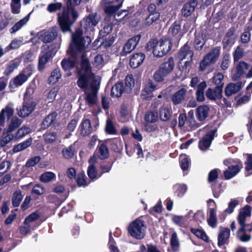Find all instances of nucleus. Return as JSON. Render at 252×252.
<instances>
[{"instance_id": "obj_1", "label": "nucleus", "mask_w": 252, "mask_h": 252, "mask_svg": "<svg viewBox=\"0 0 252 252\" xmlns=\"http://www.w3.org/2000/svg\"><path fill=\"white\" fill-rule=\"evenodd\" d=\"M99 18L96 12L91 13L84 17L81 21V28H79L72 34V43L70 45L71 51L74 54L83 51L91 42V39L88 36H83L82 28L85 31L97 25Z\"/></svg>"}, {"instance_id": "obj_2", "label": "nucleus", "mask_w": 252, "mask_h": 252, "mask_svg": "<svg viewBox=\"0 0 252 252\" xmlns=\"http://www.w3.org/2000/svg\"><path fill=\"white\" fill-rule=\"evenodd\" d=\"M81 1V0H67L66 7L57 14V22L63 33L71 32V27L79 16L75 7L79 5Z\"/></svg>"}, {"instance_id": "obj_3", "label": "nucleus", "mask_w": 252, "mask_h": 252, "mask_svg": "<svg viewBox=\"0 0 252 252\" xmlns=\"http://www.w3.org/2000/svg\"><path fill=\"white\" fill-rule=\"evenodd\" d=\"M80 67L76 66L75 73L77 78V85L81 89H87L91 80L95 77L89 59L83 55L80 62Z\"/></svg>"}, {"instance_id": "obj_4", "label": "nucleus", "mask_w": 252, "mask_h": 252, "mask_svg": "<svg viewBox=\"0 0 252 252\" xmlns=\"http://www.w3.org/2000/svg\"><path fill=\"white\" fill-rule=\"evenodd\" d=\"M175 63L172 57H169L160 64L158 69L154 72L153 78L157 82H163L165 78L168 76L174 70Z\"/></svg>"}, {"instance_id": "obj_5", "label": "nucleus", "mask_w": 252, "mask_h": 252, "mask_svg": "<svg viewBox=\"0 0 252 252\" xmlns=\"http://www.w3.org/2000/svg\"><path fill=\"white\" fill-rule=\"evenodd\" d=\"M224 165H228L227 169L223 171L225 180H229L235 177L243 168V164L239 159H226L223 162Z\"/></svg>"}, {"instance_id": "obj_6", "label": "nucleus", "mask_w": 252, "mask_h": 252, "mask_svg": "<svg viewBox=\"0 0 252 252\" xmlns=\"http://www.w3.org/2000/svg\"><path fill=\"white\" fill-rule=\"evenodd\" d=\"M143 227H146L145 221L138 218L129 223L127 230L131 237L136 239L141 240L144 238L145 234Z\"/></svg>"}, {"instance_id": "obj_7", "label": "nucleus", "mask_w": 252, "mask_h": 252, "mask_svg": "<svg viewBox=\"0 0 252 252\" xmlns=\"http://www.w3.org/2000/svg\"><path fill=\"white\" fill-rule=\"evenodd\" d=\"M220 55V47H216L212 49L200 61L199 70L204 71L208 67L215 64Z\"/></svg>"}, {"instance_id": "obj_8", "label": "nucleus", "mask_w": 252, "mask_h": 252, "mask_svg": "<svg viewBox=\"0 0 252 252\" xmlns=\"http://www.w3.org/2000/svg\"><path fill=\"white\" fill-rule=\"evenodd\" d=\"M32 65H28L26 68L10 81L9 87L14 88L22 86L32 74Z\"/></svg>"}, {"instance_id": "obj_9", "label": "nucleus", "mask_w": 252, "mask_h": 252, "mask_svg": "<svg viewBox=\"0 0 252 252\" xmlns=\"http://www.w3.org/2000/svg\"><path fill=\"white\" fill-rule=\"evenodd\" d=\"M172 39L168 37H163L159 41V45L157 49L153 50V55L157 57H162L169 53L172 46Z\"/></svg>"}, {"instance_id": "obj_10", "label": "nucleus", "mask_w": 252, "mask_h": 252, "mask_svg": "<svg viewBox=\"0 0 252 252\" xmlns=\"http://www.w3.org/2000/svg\"><path fill=\"white\" fill-rule=\"evenodd\" d=\"M47 48L45 51H42L39 56L37 68L39 71L45 69L46 63L52 61L55 56L53 49H50L49 46Z\"/></svg>"}, {"instance_id": "obj_11", "label": "nucleus", "mask_w": 252, "mask_h": 252, "mask_svg": "<svg viewBox=\"0 0 252 252\" xmlns=\"http://www.w3.org/2000/svg\"><path fill=\"white\" fill-rule=\"evenodd\" d=\"M141 38L140 34H138L130 38L124 44L121 55L126 56L130 53L136 48Z\"/></svg>"}, {"instance_id": "obj_12", "label": "nucleus", "mask_w": 252, "mask_h": 252, "mask_svg": "<svg viewBox=\"0 0 252 252\" xmlns=\"http://www.w3.org/2000/svg\"><path fill=\"white\" fill-rule=\"evenodd\" d=\"M217 132V128L211 129L204 135L201 140H199L198 147L201 150H206L210 146Z\"/></svg>"}, {"instance_id": "obj_13", "label": "nucleus", "mask_w": 252, "mask_h": 252, "mask_svg": "<svg viewBox=\"0 0 252 252\" xmlns=\"http://www.w3.org/2000/svg\"><path fill=\"white\" fill-rule=\"evenodd\" d=\"M168 37L173 40H179L183 35L181 31V22L180 21H175L169 28L168 32Z\"/></svg>"}, {"instance_id": "obj_14", "label": "nucleus", "mask_w": 252, "mask_h": 252, "mask_svg": "<svg viewBox=\"0 0 252 252\" xmlns=\"http://www.w3.org/2000/svg\"><path fill=\"white\" fill-rule=\"evenodd\" d=\"M252 208L250 205H246L240 210L237 217L239 224L240 225V230L244 228V222H246V218L251 215Z\"/></svg>"}, {"instance_id": "obj_15", "label": "nucleus", "mask_w": 252, "mask_h": 252, "mask_svg": "<svg viewBox=\"0 0 252 252\" xmlns=\"http://www.w3.org/2000/svg\"><path fill=\"white\" fill-rule=\"evenodd\" d=\"M145 54L142 52H134L130 56L129 64L133 68L140 66L145 59Z\"/></svg>"}, {"instance_id": "obj_16", "label": "nucleus", "mask_w": 252, "mask_h": 252, "mask_svg": "<svg viewBox=\"0 0 252 252\" xmlns=\"http://www.w3.org/2000/svg\"><path fill=\"white\" fill-rule=\"evenodd\" d=\"M58 32L56 27H53L51 31L42 32L39 35V38L45 43L53 41L57 36Z\"/></svg>"}, {"instance_id": "obj_17", "label": "nucleus", "mask_w": 252, "mask_h": 252, "mask_svg": "<svg viewBox=\"0 0 252 252\" xmlns=\"http://www.w3.org/2000/svg\"><path fill=\"white\" fill-rule=\"evenodd\" d=\"M35 106V103L33 101L24 100L23 107L18 112V115L20 117L24 118L28 116L33 111Z\"/></svg>"}, {"instance_id": "obj_18", "label": "nucleus", "mask_w": 252, "mask_h": 252, "mask_svg": "<svg viewBox=\"0 0 252 252\" xmlns=\"http://www.w3.org/2000/svg\"><path fill=\"white\" fill-rule=\"evenodd\" d=\"M193 55V52L190 49V47L188 42L181 47L177 54L178 57L181 61H183L185 59H189L192 60Z\"/></svg>"}, {"instance_id": "obj_19", "label": "nucleus", "mask_w": 252, "mask_h": 252, "mask_svg": "<svg viewBox=\"0 0 252 252\" xmlns=\"http://www.w3.org/2000/svg\"><path fill=\"white\" fill-rule=\"evenodd\" d=\"M197 5V1L196 0H189L183 5L182 8L181 12L182 15L185 17L190 16L194 11Z\"/></svg>"}, {"instance_id": "obj_20", "label": "nucleus", "mask_w": 252, "mask_h": 252, "mask_svg": "<svg viewBox=\"0 0 252 252\" xmlns=\"http://www.w3.org/2000/svg\"><path fill=\"white\" fill-rule=\"evenodd\" d=\"M157 85L155 84L152 80L149 79L142 90V96L143 99H147L152 96L154 91L157 90Z\"/></svg>"}, {"instance_id": "obj_21", "label": "nucleus", "mask_w": 252, "mask_h": 252, "mask_svg": "<svg viewBox=\"0 0 252 252\" xmlns=\"http://www.w3.org/2000/svg\"><path fill=\"white\" fill-rule=\"evenodd\" d=\"M187 92L186 89L182 88L173 94L171 98L173 104L177 105L182 103L185 100Z\"/></svg>"}, {"instance_id": "obj_22", "label": "nucleus", "mask_w": 252, "mask_h": 252, "mask_svg": "<svg viewBox=\"0 0 252 252\" xmlns=\"http://www.w3.org/2000/svg\"><path fill=\"white\" fill-rule=\"evenodd\" d=\"M222 86H216L214 89L208 88L206 92V95L209 99L215 100L222 98Z\"/></svg>"}, {"instance_id": "obj_23", "label": "nucleus", "mask_w": 252, "mask_h": 252, "mask_svg": "<svg viewBox=\"0 0 252 252\" xmlns=\"http://www.w3.org/2000/svg\"><path fill=\"white\" fill-rule=\"evenodd\" d=\"M239 204V201L237 199H231L228 203V207L225 209L222 212L220 213L219 215V218L221 220H224L227 215L231 214L233 212L235 208Z\"/></svg>"}, {"instance_id": "obj_24", "label": "nucleus", "mask_w": 252, "mask_h": 252, "mask_svg": "<svg viewBox=\"0 0 252 252\" xmlns=\"http://www.w3.org/2000/svg\"><path fill=\"white\" fill-rule=\"evenodd\" d=\"M250 66V65L249 63L244 61L240 62L236 66V72L233 75V80H238L245 73V70H248Z\"/></svg>"}, {"instance_id": "obj_25", "label": "nucleus", "mask_w": 252, "mask_h": 252, "mask_svg": "<svg viewBox=\"0 0 252 252\" xmlns=\"http://www.w3.org/2000/svg\"><path fill=\"white\" fill-rule=\"evenodd\" d=\"M242 87V83L241 81H238L236 83H230L225 88L224 93L227 96H230L232 94L238 93Z\"/></svg>"}, {"instance_id": "obj_26", "label": "nucleus", "mask_w": 252, "mask_h": 252, "mask_svg": "<svg viewBox=\"0 0 252 252\" xmlns=\"http://www.w3.org/2000/svg\"><path fill=\"white\" fill-rule=\"evenodd\" d=\"M80 134L83 136H88L94 130L91 121L88 119L83 120L80 125Z\"/></svg>"}, {"instance_id": "obj_27", "label": "nucleus", "mask_w": 252, "mask_h": 252, "mask_svg": "<svg viewBox=\"0 0 252 252\" xmlns=\"http://www.w3.org/2000/svg\"><path fill=\"white\" fill-rule=\"evenodd\" d=\"M125 90L122 82H118L112 88L110 95L112 97H121Z\"/></svg>"}, {"instance_id": "obj_28", "label": "nucleus", "mask_w": 252, "mask_h": 252, "mask_svg": "<svg viewBox=\"0 0 252 252\" xmlns=\"http://www.w3.org/2000/svg\"><path fill=\"white\" fill-rule=\"evenodd\" d=\"M95 162H96V161L94 157H91L89 160L90 165L88 167L87 174L89 178L92 180L98 179L100 176H97V170L95 166L94 165V163Z\"/></svg>"}, {"instance_id": "obj_29", "label": "nucleus", "mask_w": 252, "mask_h": 252, "mask_svg": "<svg viewBox=\"0 0 252 252\" xmlns=\"http://www.w3.org/2000/svg\"><path fill=\"white\" fill-rule=\"evenodd\" d=\"M210 108L207 105H201L196 109V116L199 121H203L208 116Z\"/></svg>"}, {"instance_id": "obj_30", "label": "nucleus", "mask_w": 252, "mask_h": 252, "mask_svg": "<svg viewBox=\"0 0 252 252\" xmlns=\"http://www.w3.org/2000/svg\"><path fill=\"white\" fill-rule=\"evenodd\" d=\"M57 115L58 114L56 112H53L47 115L41 124V128L45 130L51 126L56 119Z\"/></svg>"}, {"instance_id": "obj_31", "label": "nucleus", "mask_w": 252, "mask_h": 252, "mask_svg": "<svg viewBox=\"0 0 252 252\" xmlns=\"http://www.w3.org/2000/svg\"><path fill=\"white\" fill-rule=\"evenodd\" d=\"M91 87L92 92L87 95L86 101L89 105H94L96 103V93L98 88L96 84H92Z\"/></svg>"}, {"instance_id": "obj_32", "label": "nucleus", "mask_w": 252, "mask_h": 252, "mask_svg": "<svg viewBox=\"0 0 252 252\" xmlns=\"http://www.w3.org/2000/svg\"><path fill=\"white\" fill-rule=\"evenodd\" d=\"M230 229L228 228H223L220 231L218 236V245L220 247L224 245L230 237Z\"/></svg>"}, {"instance_id": "obj_33", "label": "nucleus", "mask_w": 252, "mask_h": 252, "mask_svg": "<svg viewBox=\"0 0 252 252\" xmlns=\"http://www.w3.org/2000/svg\"><path fill=\"white\" fill-rule=\"evenodd\" d=\"M21 120L17 117L12 118L9 125L7 128H5L3 131L2 134L5 135L6 133H9L18 128L21 124Z\"/></svg>"}, {"instance_id": "obj_34", "label": "nucleus", "mask_w": 252, "mask_h": 252, "mask_svg": "<svg viewBox=\"0 0 252 252\" xmlns=\"http://www.w3.org/2000/svg\"><path fill=\"white\" fill-rule=\"evenodd\" d=\"M235 28L234 27H231L225 33V36L223 40V43L225 44V46H227L234 42L235 37Z\"/></svg>"}, {"instance_id": "obj_35", "label": "nucleus", "mask_w": 252, "mask_h": 252, "mask_svg": "<svg viewBox=\"0 0 252 252\" xmlns=\"http://www.w3.org/2000/svg\"><path fill=\"white\" fill-rule=\"evenodd\" d=\"M8 119L11 118L14 114V109L8 106H6L5 108L1 110L0 112V126H3L5 122V114Z\"/></svg>"}, {"instance_id": "obj_36", "label": "nucleus", "mask_w": 252, "mask_h": 252, "mask_svg": "<svg viewBox=\"0 0 252 252\" xmlns=\"http://www.w3.org/2000/svg\"><path fill=\"white\" fill-rule=\"evenodd\" d=\"M76 62L75 60L70 58H63L61 63V66L64 71H70L75 67Z\"/></svg>"}, {"instance_id": "obj_37", "label": "nucleus", "mask_w": 252, "mask_h": 252, "mask_svg": "<svg viewBox=\"0 0 252 252\" xmlns=\"http://www.w3.org/2000/svg\"><path fill=\"white\" fill-rule=\"evenodd\" d=\"M159 113L160 120L166 122L170 120L172 114V110L170 108L161 107L159 108Z\"/></svg>"}, {"instance_id": "obj_38", "label": "nucleus", "mask_w": 252, "mask_h": 252, "mask_svg": "<svg viewBox=\"0 0 252 252\" xmlns=\"http://www.w3.org/2000/svg\"><path fill=\"white\" fill-rule=\"evenodd\" d=\"M32 143V138L31 137L28 138L25 141L21 142L16 145H15L13 148L14 153H18L29 147Z\"/></svg>"}, {"instance_id": "obj_39", "label": "nucleus", "mask_w": 252, "mask_h": 252, "mask_svg": "<svg viewBox=\"0 0 252 252\" xmlns=\"http://www.w3.org/2000/svg\"><path fill=\"white\" fill-rule=\"evenodd\" d=\"M98 157L101 159H105L109 157V150L104 143L100 144L97 147Z\"/></svg>"}, {"instance_id": "obj_40", "label": "nucleus", "mask_w": 252, "mask_h": 252, "mask_svg": "<svg viewBox=\"0 0 252 252\" xmlns=\"http://www.w3.org/2000/svg\"><path fill=\"white\" fill-rule=\"evenodd\" d=\"M207 222L208 225L212 228H215L217 226V218L216 210L214 208H210L209 209V216L207 219Z\"/></svg>"}, {"instance_id": "obj_41", "label": "nucleus", "mask_w": 252, "mask_h": 252, "mask_svg": "<svg viewBox=\"0 0 252 252\" xmlns=\"http://www.w3.org/2000/svg\"><path fill=\"white\" fill-rule=\"evenodd\" d=\"M23 198L22 192L20 190H17L13 193L11 201L12 206L14 207H17L19 206Z\"/></svg>"}, {"instance_id": "obj_42", "label": "nucleus", "mask_w": 252, "mask_h": 252, "mask_svg": "<svg viewBox=\"0 0 252 252\" xmlns=\"http://www.w3.org/2000/svg\"><path fill=\"white\" fill-rule=\"evenodd\" d=\"M180 167L183 171L188 170L190 164V160L186 154H181L180 156Z\"/></svg>"}, {"instance_id": "obj_43", "label": "nucleus", "mask_w": 252, "mask_h": 252, "mask_svg": "<svg viewBox=\"0 0 252 252\" xmlns=\"http://www.w3.org/2000/svg\"><path fill=\"white\" fill-rule=\"evenodd\" d=\"M61 73L59 68L54 69L51 73V75L48 78L49 84H54L57 82L61 77Z\"/></svg>"}, {"instance_id": "obj_44", "label": "nucleus", "mask_w": 252, "mask_h": 252, "mask_svg": "<svg viewBox=\"0 0 252 252\" xmlns=\"http://www.w3.org/2000/svg\"><path fill=\"white\" fill-rule=\"evenodd\" d=\"M190 232L195 235L197 238L203 240V241L208 242L209 239L205 232L202 229L190 228Z\"/></svg>"}, {"instance_id": "obj_45", "label": "nucleus", "mask_w": 252, "mask_h": 252, "mask_svg": "<svg viewBox=\"0 0 252 252\" xmlns=\"http://www.w3.org/2000/svg\"><path fill=\"white\" fill-rule=\"evenodd\" d=\"M30 13L26 16L23 19L20 20L19 21L14 24V25L10 29V32L11 33L16 32L19 30L24 25H25L29 20V16Z\"/></svg>"}, {"instance_id": "obj_46", "label": "nucleus", "mask_w": 252, "mask_h": 252, "mask_svg": "<svg viewBox=\"0 0 252 252\" xmlns=\"http://www.w3.org/2000/svg\"><path fill=\"white\" fill-rule=\"evenodd\" d=\"M19 63L15 60L10 61L6 65L4 74L6 75H10L15 69L17 68Z\"/></svg>"}, {"instance_id": "obj_47", "label": "nucleus", "mask_w": 252, "mask_h": 252, "mask_svg": "<svg viewBox=\"0 0 252 252\" xmlns=\"http://www.w3.org/2000/svg\"><path fill=\"white\" fill-rule=\"evenodd\" d=\"M40 181L43 183H48L56 178L54 173L50 171L45 172L40 176Z\"/></svg>"}, {"instance_id": "obj_48", "label": "nucleus", "mask_w": 252, "mask_h": 252, "mask_svg": "<svg viewBox=\"0 0 252 252\" xmlns=\"http://www.w3.org/2000/svg\"><path fill=\"white\" fill-rule=\"evenodd\" d=\"M123 3V1H121L116 4H109V5L106 6L105 12L107 14L113 15L122 7Z\"/></svg>"}, {"instance_id": "obj_49", "label": "nucleus", "mask_w": 252, "mask_h": 252, "mask_svg": "<svg viewBox=\"0 0 252 252\" xmlns=\"http://www.w3.org/2000/svg\"><path fill=\"white\" fill-rule=\"evenodd\" d=\"M174 193L178 197H182L187 190V187L185 185L176 184L174 186Z\"/></svg>"}, {"instance_id": "obj_50", "label": "nucleus", "mask_w": 252, "mask_h": 252, "mask_svg": "<svg viewBox=\"0 0 252 252\" xmlns=\"http://www.w3.org/2000/svg\"><path fill=\"white\" fill-rule=\"evenodd\" d=\"M170 245L173 252H176L179 250L180 244L176 232H173L172 234L170 240Z\"/></svg>"}, {"instance_id": "obj_51", "label": "nucleus", "mask_w": 252, "mask_h": 252, "mask_svg": "<svg viewBox=\"0 0 252 252\" xmlns=\"http://www.w3.org/2000/svg\"><path fill=\"white\" fill-rule=\"evenodd\" d=\"M147 249L144 245L142 244L140 247L139 252H161L156 245L153 244H147Z\"/></svg>"}, {"instance_id": "obj_52", "label": "nucleus", "mask_w": 252, "mask_h": 252, "mask_svg": "<svg viewBox=\"0 0 252 252\" xmlns=\"http://www.w3.org/2000/svg\"><path fill=\"white\" fill-rule=\"evenodd\" d=\"M43 137L46 143H53L56 141L57 134L55 132H46L43 134Z\"/></svg>"}, {"instance_id": "obj_53", "label": "nucleus", "mask_w": 252, "mask_h": 252, "mask_svg": "<svg viewBox=\"0 0 252 252\" xmlns=\"http://www.w3.org/2000/svg\"><path fill=\"white\" fill-rule=\"evenodd\" d=\"M40 218V214L37 211L32 213L27 216L24 221L25 225H29L30 223L38 220Z\"/></svg>"}, {"instance_id": "obj_54", "label": "nucleus", "mask_w": 252, "mask_h": 252, "mask_svg": "<svg viewBox=\"0 0 252 252\" xmlns=\"http://www.w3.org/2000/svg\"><path fill=\"white\" fill-rule=\"evenodd\" d=\"M205 43L202 35L195 36L194 40V46L196 50H201Z\"/></svg>"}, {"instance_id": "obj_55", "label": "nucleus", "mask_w": 252, "mask_h": 252, "mask_svg": "<svg viewBox=\"0 0 252 252\" xmlns=\"http://www.w3.org/2000/svg\"><path fill=\"white\" fill-rule=\"evenodd\" d=\"M125 90L130 91L134 85V79L132 74L127 75L125 80Z\"/></svg>"}, {"instance_id": "obj_56", "label": "nucleus", "mask_w": 252, "mask_h": 252, "mask_svg": "<svg viewBox=\"0 0 252 252\" xmlns=\"http://www.w3.org/2000/svg\"><path fill=\"white\" fill-rule=\"evenodd\" d=\"M145 120L147 123H155L158 120V116L157 112L154 111L147 112L145 116Z\"/></svg>"}, {"instance_id": "obj_57", "label": "nucleus", "mask_w": 252, "mask_h": 252, "mask_svg": "<svg viewBox=\"0 0 252 252\" xmlns=\"http://www.w3.org/2000/svg\"><path fill=\"white\" fill-rule=\"evenodd\" d=\"M222 182L219 184L213 183L212 184V190L214 196L215 198H218L220 194L222 193V190L221 189Z\"/></svg>"}, {"instance_id": "obj_58", "label": "nucleus", "mask_w": 252, "mask_h": 252, "mask_svg": "<svg viewBox=\"0 0 252 252\" xmlns=\"http://www.w3.org/2000/svg\"><path fill=\"white\" fill-rule=\"evenodd\" d=\"M160 16V13H156L154 14H149L145 19V23L146 25L150 26L159 19Z\"/></svg>"}, {"instance_id": "obj_59", "label": "nucleus", "mask_w": 252, "mask_h": 252, "mask_svg": "<svg viewBox=\"0 0 252 252\" xmlns=\"http://www.w3.org/2000/svg\"><path fill=\"white\" fill-rule=\"evenodd\" d=\"M11 162L9 160H3L0 164V177L7 172L10 168Z\"/></svg>"}, {"instance_id": "obj_60", "label": "nucleus", "mask_w": 252, "mask_h": 252, "mask_svg": "<svg viewBox=\"0 0 252 252\" xmlns=\"http://www.w3.org/2000/svg\"><path fill=\"white\" fill-rule=\"evenodd\" d=\"M62 152L63 156L66 159L72 158L74 155V151L71 146L68 148H63Z\"/></svg>"}, {"instance_id": "obj_61", "label": "nucleus", "mask_w": 252, "mask_h": 252, "mask_svg": "<svg viewBox=\"0 0 252 252\" xmlns=\"http://www.w3.org/2000/svg\"><path fill=\"white\" fill-rule=\"evenodd\" d=\"M219 169L215 168L212 170L208 174V181L210 183H214V182L218 178Z\"/></svg>"}, {"instance_id": "obj_62", "label": "nucleus", "mask_w": 252, "mask_h": 252, "mask_svg": "<svg viewBox=\"0 0 252 252\" xmlns=\"http://www.w3.org/2000/svg\"><path fill=\"white\" fill-rule=\"evenodd\" d=\"M41 159L40 156H35L29 158L26 163L25 166L27 167H32L39 163Z\"/></svg>"}, {"instance_id": "obj_63", "label": "nucleus", "mask_w": 252, "mask_h": 252, "mask_svg": "<svg viewBox=\"0 0 252 252\" xmlns=\"http://www.w3.org/2000/svg\"><path fill=\"white\" fill-rule=\"evenodd\" d=\"M105 131L109 134H116L117 133V129L111 120L107 121Z\"/></svg>"}, {"instance_id": "obj_64", "label": "nucleus", "mask_w": 252, "mask_h": 252, "mask_svg": "<svg viewBox=\"0 0 252 252\" xmlns=\"http://www.w3.org/2000/svg\"><path fill=\"white\" fill-rule=\"evenodd\" d=\"M247 159L245 161L244 164L245 165V170L249 172L252 170V154H247Z\"/></svg>"}]
</instances>
